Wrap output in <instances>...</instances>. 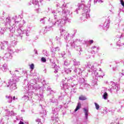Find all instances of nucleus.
I'll list each match as a JSON object with an SVG mask.
<instances>
[{"mask_svg":"<svg viewBox=\"0 0 124 124\" xmlns=\"http://www.w3.org/2000/svg\"><path fill=\"white\" fill-rule=\"evenodd\" d=\"M80 8H81V9H83L84 10V12L86 13V17L88 18L89 16H90V15L89 13H90V7L86 6L84 4L80 5L78 8L77 9V13H78V10H80Z\"/></svg>","mask_w":124,"mask_h":124,"instance_id":"obj_1","label":"nucleus"},{"mask_svg":"<svg viewBox=\"0 0 124 124\" xmlns=\"http://www.w3.org/2000/svg\"><path fill=\"white\" fill-rule=\"evenodd\" d=\"M17 32L19 35V36H20V37H23V34H24V33H26V35L27 36H29L30 35L29 34V31H27V30H23V31H22V30L21 29V28H19V29L17 30Z\"/></svg>","mask_w":124,"mask_h":124,"instance_id":"obj_2","label":"nucleus"},{"mask_svg":"<svg viewBox=\"0 0 124 124\" xmlns=\"http://www.w3.org/2000/svg\"><path fill=\"white\" fill-rule=\"evenodd\" d=\"M65 23H66V20L64 19H59L56 22H55L56 25L61 26H63Z\"/></svg>","mask_w":124,"mask_h":124,"instance_id":"obj_3","label":"nucleus"},{"mask_svg":"<svg viewBox=\"0 0 124 124\" xmlns=\"http://www.w3.org/2000/svg\"><path fill=\"white\" fill-rule=\"evenodd\" d=\"M13 50L10 49L9 53H6L5 55V57L7 58V59H9V60L12 59V54H13Z\"/></svg>","mask_w":124,"mask_h":124,"instance_id":"obj_4","label":"nucleus"},{"mask_svg":"<svg viewBox=\"0 0 124 124\" xmlns=\"http://www.w3.org/2000/svg\"><path fill=\"white\" fill-rule=\"evenodd\" d=\"M61 34L64 35L65 39H68V37H69V34L66 32L65 30H62L61 32Z\"/></svg>","mask_w":124,"mask_h":124,"instance_id":"obj_5","label":"nucleus"},{"mask_svg":"<svg viewBox=\"0 0 124 124\" xmlns=\"http://www.w3.org/2000/svg\"><path fill=\"white\" fill-rule=\"evenodd\" d=\"M91 49L92 50V53L94 54L96 52H98V50H99V47L94 46L92 47Z\"/></svg>","mask_w":124,"mask_h":124,"instance_id":"obj_6","label":"nucleus"},{"mask_svg":"<svg viewBox=\"0 0 124 124\" xmlns=\"http://www.w3.org/2000/svg\"><path fill=\"white\" fill-rule=\"evenodd\" d=\"M14 20H15L16 24H18V23H20V21H21V18L19 16H15L14 17Z\"/></svg>","mask_w":124,"mask_h":124,"instance_id":"obj_7","label":"nucleus"},{"mask_svg":"<svg viewBox=\"0 0 124 124\" xmlns=\"http://www.w3.org/2000/svg\"><path fill=\"white\" fill-rule=\"evenodd\" d=\"M117 46H118V47H124V44L123 42L119 41L117 43Z\"/></svg>","mask_w":124,"mask_h":124,"instance_id":"obj_8","label":"nucleus"},{"mask_svg":"<svg viewBox=\"0 0 124 124\" xmlns=\"http://www.w3.org/2000/svg\"><path fill=\"white\" fill-rule=\"evenodd\" d=\"M51 51L53 53H55V52H57V51H60V48H59V47H53L51 49Z\"/></svg>","mask_w":124,"mask_h":124,"instance_id":"obj_9","label":"nucleus"},{"mask_svg":"<svg viewBox=\"0 0 124 124\" xmlns=\"http://www.w3.org/2000/svg\"><path fill=\"white\" fill-rule=\"evenodd\" d=\"M80 108H81V103H78V106H77L75 110V112L78 111V110H79V109H80Z\"/></svg>","mask_w":124,"mask_h":124,"instance_id":"obj_10","label":"nucleus"},{"mask_svg":"<svg viewBox=\"0 0 124 124\" xmlns=\"http://www.w3.org/2000/svg\"><path fill=\"white\" fill-rule=\"evenodd\" d=\"M78 99L79 100H86V99H87V98H86L85 96L81 95L79 97Z\"/></svg>","mask_w":124,"mask_h":124,"instance_id":"obj_11","label":"nucleus"},{"mask_svg":"<svg viewBox=\"0 0 124 124\" xmlns=\"http://www.w3.org/2000/svg\"><path fill=\"white\" fill-rule=\"evenodd\" d=\"M52 13L54 16L55 19H56V17H57L56 14H57V13H59V12H58V11H52Z\"/></svg>","mask_w":124,"mask_h":124,"instance_id":"obj_12","label":"nucleus"},{"mask_svg":"<svg viewBox=\"0 0 124 124\" xmlns=\"http://www.w3.org/2000/svg\"><path fill=\"white\" fill-rule=\"evenodd\" d=\"M32 3H33V4H35V5H38V1L37 0H33Z\"/></svg>","mask_w":124,"mask_h":124,"instance_id":"obj_13","label":"nucleus"},{"mask_svg":"<svg viewBox=\"0 0 124 124\" xmlns=\"http://www.w3.org/2000/svg\"><path fill=\"white\" fill-rule=\"evenodd\" d=\"M120 2H121L122 5H123V6L122 11H123V12L124 13V0H120Z\"/></svg>","mask_w":124,"mask_h":124,"instance_id":"obj_14","label":"nucleus"},{"mask_svg":"<svg viewBox=\"0 0 124 124\" xmlns=\"http://www.w3.org/2000/svg\"><path fill=\"white\" fill-rule=\"evenodd\" d=\"M45 19H46V17H44L43 18H41L40 19L41 23H42V24H44L45 23Z\"/></svg>","mask_w":124,"mask_h":124,"instance_id":"obj_15","label":"nucleus"},{"mask_svg":"<svg viewBox=\"0 0 124 124\" xmlns=\"http://www.w3.org/2000/svg\"><path fill=\"white\" fill-rule=\"evenodd\" d=\"M30 68L32 70H33L34 69V64L31 63V65H30Z\"/></svg>","mask_w":124,"mask_h":124,"instance_id":"obj_16","label":"nucleus"},{"mask_svg":"<svg viewBox=\"0 0 124 124\" xmlns=\"http://www.w3.org/2000/svg\"><path fill=\"white\" fill-rule=\"evenodd\" d=\"M107 96H108V94L106 92L103 94V97L104 99H106V98H107Z\"/></svg>","mask_w":124,"mask_h":124,"instance_id":"obj_17","label":"nucleus"},{"mask_svg":"<svg viewBox=\"0 0 124 124\" xmlns=\"http://www.w3.org/2000/svg\"><path fill=\"white\" fill-rule=\"evenodd\" d=\"M84 112H85V116H86V117H88V109H86V108H84Z\"/></svg>","mask_w":124,"mask_h":124,"instance_id":"obj_18","label":"nucleus"},{"mask_svg":"<svg viewBox=\"0 0 124 124\" xmlns=\"http://www.w3.org/2000/svg\"><path fill=\"white\" fill-rule=\"evenodd\" d=\"M94 104L95 106L96 109L97 110H98L99 109V105L98 104H97V103H94Z\"/></svg>","mask_w":124,"mask_h":124,"instance_id":"obj_19","label":"nucleus"},{"mask_svg":"<svg viewBox=\"0 0 124 124\" xmlns=\"http://www.w3.org/2000/svg\"><path fill=\"white\" fill-rule=\"evenodd\" d=\"M41 62H46V58L45 57H43L41 58Z\"/></svg>","mask_w":124,"mask_h":124,"instance_id":"obj_20","label":"nucleus"},{"mask_svg":"<svg viewBox=\"0 0 124 124\" xmlns=\"http://www.w3.org/2000/svg\"><path fill=\"white\" fill-rule=\"evenodd\" d=\"M56 40L59 41V40H60V39H61V38H60V37H59L58 36H56Z\"/></svg>","mask_w":124,"mask_h":124,"instance_id":"obj_21","label":"nucleus"},{"mask_svg":"<svg viewBox=\"0 0 124 124\" xmlns=\"http://www.w3.org/2000/svg\"><path fill=\"white\" fill-rule=\"evenodd\" d=\"M18 124H25L22 121H20Z\"/></svg>","mask_w":124,"mask_h":124,"instance_id":"obj_22","label":"nucleus"},{"mask_svg":"<svg viewBox=\"0 0 124 124\" xmlns=\"http://www.w3.org/2000/svg\"><path fill=\"white\" fill-rule=\"evenodd\" d=\"M99 2L100 3H102V2H103V0H99Z\"/></svg>","mask_w":124,"mask_h":124,"instance_id":"obj_23","label":"nucleus"},{"mask_svg":"<svg viewBox=\"0 0 124 124\" xmlns=\"http://www.w3.org/2000/svg\"><path fill=\"white\" fill-rule=\"evenodd\" d=\"M90 43H91V44H92V43H93V40L90 41Z\"/></svg>","mask_w":124,"mask_h":124,"instance_id":"obj_24","label":"nucleus"},{"mask_svg":"<svg viewBox=\"0 0 124 124\" xmlns=\"http://www.w3.org/2000/svg\"><path fill=\"white\" fill-rule=\"evenodd\" d=\"M4 46H1V50H4Z\"/></svg>","mask_w":124,"mask_h":124,"instance_id":"obj_25","label":"nucleus"},{"mask_svg":"<svg viewBox=\"0 0 124 124\" xmlns=\"http://www.w3.org/2000/svg\"><path fill=\"white\" fill-rule=\"evenodd\" d=\"M23 27V25L22 24H19V27L22 28Z\"/></svg>","mask_w":124,"mask_h":124,"instance_id":"obj_26","label":"nucleus"},{"mask_svg":"<svg viewBox=\"0 0 124 124\" xmlns=\"http://www.w3.org/2000/svg\"><path fill=\"white\" fill-rule=\"evenodd\" d=\"M15 98H16V97H15V96H14L13 97V100H15Z\"/></svg>","mask_w":124,"mask_h":124,"instance_id":"obj_27","label":"nucleus"},{"mask_svg":"<svg viewBox=\"0 0 124 124\" xmlns=\"http://www.w3.org/2000/svg\"><path fill=\"white\" fill-rule=\"evenodd\" d=\"M35 54H37V50H35Z\"/></svg>","mask_w":124,"mask_h":124,"instance_id":"obj_28","label":"nucleus"},{"mask_svg":"<svg viewBox=\"0 0 124 124\" xmlns=\"http://www.w3.org/2000/svg\"><path fill=\"white\" fill-rule=\"evenodd\" d=\"M110 12L112 14H113V11L112 10H109Z\"/></svg>","mask_w":124,"mask_h":124,"instance_id":"obj_29","label":"nucleus"},{"mask_svg":"<svg viewBox=\"0 0 124 124\" xmlns=\"http://www.w3.org/2000/svg\"><path fill=\"white\" fill-rule=\"evenodd\" d=\"M73 62H76V60L75 59H74V60H73Z\"/></svg>","mask_w":124,"mask_h":124,"instance_id":"obj_30","label":"nucleus"},{"mask_svg":"<svg viewBox=\"0 0 124 124\" xmlns=\"http://www.w3.org/2000/svg\"><path fill=\"white\" fill-rule=\"evenodd\" d=\"M94 1L97 2V0H94Z\"/></svg>","mask_w":124,"mask_h":124,"instance_id":"obj_31","label":"nucleus"},{"mask_svg":"<svg viewBox=\"0 0 124 124\" xmlns=\"http://www.w3.org/2000/svg\"><path fill=\"white\" fill-rule=\"evenodd\" d=\"M63 54H64V55H65V53L64 52V53H63Z\"/></svg>","mask_w":124,"mask_h":124,"instance_id":"obj_32","label":"nucleus"},{"mask_svg":"<svg viewBox=\"0 0 124 124\" xmlns=\"http://www.w3.org/2000/svg\"><path fill=\"white\" fill-rule=\"evenodd\" d=\"M40 1H41V2L42 1V0H40Z\"/></svg>","mask_w":124,"mask_h":124,"instance_id":"obj_33","label":"nucleus"},{"mask_svg":"<svg viewBox=\"0 0 124 124\" xmlns=\"http://www.w3.org/2000/svg\"><path fill=\"white\" fill-rule=\"evenodd\" d=\"M15 71H16V72H17L18 71H17V70H16Z\"/></svg>","mask_w":124,"mask_h":124,"instance_id":"obj_34","label":"nucleus"},{"mask_svg":"<svg viewBox=\"0 0 124 124\" xmlns=\"http://www.w3.org/2000/svg\"><path fill=\"white\" fill-rule=\"evenodd\" d=\"M11 98H12V97H11Z\"/></svg>","mask_w":124,"mask_h":124,"instance_id":"obj_35","label":"nucleus"},{"mask_svg":"<svg viewBox=\"0 0 124 124\" xmlns=\"http://www.w3.org/2000/svg\"><path fill=\"white\" fill-rule=\"evenodd\" d=\"M9 97H10L9 96V97H8V98H9Z\"/></svg>","mask_w":124,"mask_h":124,"instance_id":"obj_36","label":"nucleus"}]
</instances>
